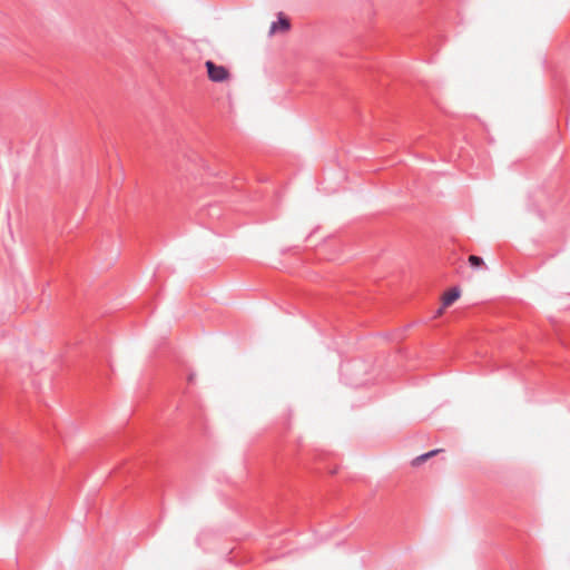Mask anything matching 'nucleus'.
<instances>
[{
	"mask_svg": "<svg viewBox=\"0 0 570 570\" xmlns=\"http://www.w3.org/2000/svg\"><path fill=\"white\" fill-rule=\"evenodd\" d=\"M440 451H441V450H432V451H430V452H426V453H424V454H421V455L416 456V458L412 461V464L416 466V465H419V464H421V463L425 462L428 459H430V458L434 456V455H435L436 453H439Z\"/></svg>",
	"mask_w": 570,
	"mask_h": 570,
	"instance_id": "4",
	"label": "nucleus"
},
{
	"mask_svg": "<svg viewBox=\"0 0 570 570\" xmlns=\"http://www.w3.org/2000/svg\"><path fill=\"white\" fill-rule=\"evenodd\" d=\"M205 67L207 69L208 78L213 82H223V81L227 80L229 77V71L226 67L216 65L212 60H207L205 62Z\"/></svg>",
	"mask_w": 570,
	"mask_h": 570,
	"instance_id": "1",
	"label": "nucleus"
},
{
	"mask_svg": "<svg viewBox=\"0 0 570 570\" xmlns=\"http://www.w3.org/2000/svg\"><path fill=\"white\" fill-rule=\"evenodd\" d=\"M469 263L472 267L478 268L484 265L483 258L476 255L469 256Z\"/></svg>",
	"mask_w": 570,
	"mask_h": 570,
	"instance_id": "5",
	"label": "nucleus"
},
{
	"mask_svg": "<svg viewBox=\"0 0 570 570\" xmlns=\"http://www.w3.org/2000/svg\"><path fill=\"white\" fill-rule=\"evenodd\" d=\"M460 294L461 291L458 286L451 287L443 296V306L452 305L460 297Z\"/></svg>",
	"mask_w": 570,
	"mask_h": 570,
	"instance_id": "3",
	"label": "nucleus"
},
{
	"mask_svg": "<svg viewBox=\"0 0 570 570\" xmlns=\"http://www.w3.org/2000/svg\"><path fill=\"white\" fill-rule=\"evenodd\" d=\"M291 28L289 20L283 16V13L278 14L277 21H273L269 28V33H275L277 31H287Z\"/></svg>",
	"mask_w": 570,
	"mask_h": 570,
	"instance_id": "2",
	"label": "nucleus"
}]
</instances>
